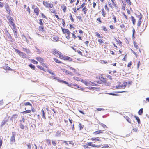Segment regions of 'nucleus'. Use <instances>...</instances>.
<instances>
[{"label": "nucleus", "mask_w": 149, "mask_h": 149, "mask_svg": "<svg viewBox=\"0 0 149 149\" xmlns=\"http://www.w3.org/2000/svg\"><path fill=\"white\" fill-rule=\"evenodd\" d=\"M4 6V4L2 2L0 1V8H3Z\"/></svg>", "instance_id": "64"}, {"label": "nucleus", "mask_w": 149, "mask_h": 149, "mask_svg": "<svg viewBox=\"0 0 149 149\" xmlns=\"http://www.w3.org/2000/svg\"><path fill=\"white\" fill-rule=\"evenodd\" d=\"M143 113V109L141 108L138 112V114L139 115H141Z\"/></svg>", "instance_id": "39"}, {"label": "nucleus", "mask_w": 149, "mask_h": 149, "mask_svg": "<svg viewBox=\"0 0 149 149\" xmlns=\"http://www.w3.org/2000/svg\"><path fill=\"white\" fill-rule=\"evenodd\" d=\"M108 5L109 7L112 9V10L114 8V7L112 4V3L110 2H108Z\"/></svg>", "instance_id": "27"}, {"label": "nucleus", "mask_w": 149, "mask_h": 149, "mask_svg": "<svg viewBox=\"0 0 149 149\" xmlns=\"http://www.w3.org/2000/svg\"><path fill=\"white\" fill-rule=\"evenodd\" d=\"M54 61H55L57 63H59V64H61V63H62L61 62V61L59 60H58V59L56 58H54Z\"/></svg>", "instance_id": "31"}, {"label": "nucleus", "mask_w": 149, "mask_h": 149, "mask_svg": "<svg viewBox=\"0 0 149 149\" xmlns=\"http://www.w3.org/2000/svg\"><path fill=\"white\" fill-rule=\"evenodd\" d=\"M38 29L39 31H44L43 25H40L38 27Z\"/></svg>", "instance_id": "30"}, {"label": "nucleus", "mask_w": 149, "mask_h": 149, "mask_svg": "<svg viewBox=\"0 0 149 149\" xmlns=\"http://www.w3.org/2000/svg\"><path fill=\"white\" fill-rule=\"evenodd\" d=\"M72 38L74 39L76 38H77L75 34L74 31L72 33Z\"/></svg>", "instance_id": "49"}, {"label": "nucleus", "mask_w": 149, "mask_h": 149, "mask_svg": "<svg viewBox=\"0 0 149 149\" xmlns=\"http://www.w3.org/2000/svg\"><path fill=\"white\" fill-rule=\"evenodd\" d=\"M62 31L63 34H67V35L66 36V38L67 39L69 40L70 38V34L71 33L69 30L67 29L62 28Z\"/></svg>", "instance_id": "4"}, {"label": "nucleus", "mask_w": 149, "mask_h": 149, "mask_svg": "<svg viewBox=\"0 0 149 149\" xmlns=\"http://www.w3.org/2000/svg\"><path fill=\"white\" fill-rule=\"evenodd\" d=\"M35 7L34 5H32L31 6L32 8L33 9L34 13L36 16H38L39 14L40 10L38 7H36V8Z\"/></svg>", "instance_id": "5"}, {"label": "nucleus", "mask_w": 149, "mask_h": 149, "mask_svg": "<svg viewBox=\"0 0 149 149\" xmlns=\"http://www.w3.org/2000/svg\"><path fill=\"white\" fill-rule=\"evenodd\" d=\"M116 41L118 43L119 45L120 46H122V42L120 41L119 40L118 41L116 39Z\"/></svg>", "instance_id": "60"}, {"label": "nucleus", "mask_w": 149, "mask_h": 149, "mask_svg": "<svg viewBox=\"0 0 149 149\" xmlns=\"http://www.w3.org/2000/svg\"><path fill=\"white\" fill-rule=\"evenodd\" d=\"M99 79H100V80L98 82H97V83H99L100 84L101 83L105 84L107 83V79L102 77H100Z\"/></svg>", "instance_id": "7"}, {"label": "nucleus", "mask_w": 149, "mask_h": 149, "mask_svg": "<svg viewBox=\"0 0 149 149\" xmlns=\"http://www.w3.org/2000/svg\"><path fill=\"white\" fill-rule=\"evenodd\" d=\"M88 11V9L86 6H84L82 9V11L84 15H86Z\"/></svg>", "instance_id": "20"}, {"label": "nucleus", "mask_w": 149, "mask_h": 149, "mask_svg": "<svg viewBox=\"0 0 149 149\" xmlns=\"http://www.w3.org/2000/svg\"><path fill=\"white\" fill-rule=\"evenodd\" d=\"M112 5L114 6V8L117 9L118 8L117 4L115 2V0H111Z\"/></svg>", "instance_id": "19"}, {"label": "nucleus", "mask_w": 149, "mask_h": 149, "mask_svg": "<svg viewBox=\"0 0 149 149\" xmlns=\"http://www.w3.org/2000/svg\"><path fill=\"white\" fill-rule=\"evenodd\" d=\"M61 8L64 12L65 13L66 12L67 7L65 5H63L61 6Z\"/></svg>", "instance_id": "25"}, {"label": "nucleus", "mask_w": 149, "mask_h": 149, "mask_svg": "<svg viewBox=\"0 0 149 149\" xmlns=\"http://www.w3.org/2000/svg\"><path fill=\"white\" fill-rule=\"evenodd\" d=\"M134 117L137 120L139 124H140V121L139 118L136 116H135Z\"/></svg>", "instance_id": "34"}, {"label": "nucleus", "mask_w": 149, "mask_h": 149, "mask_svg": "<svg viewBox=\"0 0 149 149\" xmlns=\"http://www.w3.org/2000/svg\"><path fill=\"white\" fill-rule=\"evenodd\" d=\"M131 20L133 24L134 25L136 23V20L134 18V17L132 16H131Z\"/></svg>", "instance_id": "28"}, {"label": "nucleus", "mask_w": 149, "mask_h": 149, "mask_svg": "<svg viewBox=\"0 0 149 149\" xmlns=\"http://www.w3.org/2000/svg\"><path fill=\"white\" fill-rule=\"evenodd\" d=\"M78 126L80 130H81L84 127V125L81 123H79V124Z\"/></svg>", "instance_id": "37"}, {"label": "nucleus", "mask_w": 149, "mask_h": 149, "mask_svg": "<svg viewBox=\"0 0 149 149\" xmlns=\"http://www.w3.org/2000/svg\"><path fill=\"white\" fill-rule=\"evenodd\" d=\"M29 66L31 69L35 70V66L34 65H33L32 64H30L28 65Z\"/></svg>", "instance_id": "43"}, {"label": "nucleus", "mask_w": 149, "mask_h": 149, "mask_svg": "<svg viewBox=\"0 0 149 149\" xmlns=\"http://www.w3.org/2000/svg\"><path fill=\"white\" fill-rule=\"evenodd\" d=\"M81 81L86 86H89L91 85L92 82L88 80L81 79Z\"/></svg>", "instance_id": "12"}, {"label": "nucleus", "mask_w": 149, "mask_h": 149, "mask_svg": "<svg viewBox=\"0 0 149 149\" xmlns=\"http://www.w3.org/2000/svg\"><path fill=\"white\" fill-rule=\"evenodd\" d=\"M137 131H138V129L137 128H133V129L131 131V132H132V133L134 132H137Z\"/></svg>", "instance_id": "46"}, {"label": "nucleus", "mask_w": 149, "mask_h": 149, "mask_svg": "<svg viewBox=\"0 0 149 149\" xmlns=\"http://www.w3.org/2000/svg\"><path fill=\"white\" fill-rule=\"evenodd\" d=\"M12 29L14 32L15 37L16 38H18L17 33V31L16 26H15L13 27V28Z\"/></svg>", "instance_id": "14"}, {"label": "nucleus", "mask_w": 149, "mask_h": 149, "mask_svg": "<svg viewBox=\"0 0 149 149\" xmlns=\"http://www.w3.org/2000/svg\"><path fill=\"white\" fill-rule=\"evenodd\" d=\"M73 79L77 81H81V79L79 78V77H78L76 76H74L73 77Z\"/></svg>", "instance_id": "26"}, {"label": "nucleus", "mask_w": 149, "mask_h": 149, "mask_svg": "<svg viewBox=\"0 0 149 149\" xmlns=\"http://www.w3.org/2000/svg\"><path fill=\"white\" fill-rule=\"evenodd\" d=\"M137 17L139 18L138 20V22L137 24V25L138 27H139V29L140 31H141V32H143L146 29L147 27V24H143L142 27H141V25L142 23V15L141 14H140V15H138V16H137Z\"/></svg>", "instance_id": "1"}, {"label": "nucleus", "mask_w": 149, "mask_h": 149, "mask_svg": "<svg viewBox=\"0 0 149 149\" xmlns=\"http://www.w3.org/2000/svg\"><path fill=\"white\" fill-rule=\"evenodd\" d=\"M88 146L93 147H99L101 146L100 145H98L94 144L92 142L87 143L86 144V145L85 146L86 148L87 146H87Z\"/></svg>", "instance_id": "8"}, {"label": "nucleus", "mask_w": 149, "mask_h": 149, "mask_svg": "<svg viewBox=\"0 0 149 149\" xmlns=\"http://www.w3.org/2000/svg\"><path fill=\"white\" fill-rule=\"evenodd\" d=\"M14 132H13L12 134V136L11 137L10 139V141L11 142H15V134H14Z\"/></svg>", "instance_id": "18"}, {"label": "nucleus", "mask_w": 149, "mask_h": 149, "mask_svg": "<svg viewBox=\"0 0 149 149\" xmlns=\"http://www.w3.org/2000/svg\"><path fill=\"white\" fill-rule=\"evenodd\" d=\"M72 9L74 13H77V10L76 7L73 8Z\"/></svg>", "instance_id": "63"}, {"label": "nucleus", "mask_w": 149, "mask_h": 149, "mask_svg": "<svg viewBox=\"0 0 149 149\" xmlns=\"http://www.w3.org/2000/svg\"><path fill=\"white\" fill-rule=\"evenodd\" d=\"M20 56L23 58H26L27 56L24 53L22 52Z\"/></svg>", "instance_id": "33"}, {"label": "nucleus", "mask_w": 149, "mask_h": 149, "mask_svg": "<svg viewBox=\"0 0 149 149\" xmlns=\"http://www.w3.org/2000/svg\"><path fill=\"white\" fill-rule=\"evenodd\" d=\"M96 36L98 38H102V35H101L98 33L96 32L95 33Z\"/></svg>", "instance_id": "38"}, {"label": "nucleus", "mask_w": 149, "mask_h": 149, "mask_svg": "<svg viewBox=\"0 0 149 149\" xmlns=\"http://www.w3.org/2000/svg\"><path fill=\"white\" fill-rule=\"evenodd\" d=\"M7 19L10 23L11 25L13 26V27L15 26V25L13 22V18H12L10 16H8L7 17Z\"/></svg>", "instance_id": "10"}, {"label": "nucleus", "mask_w": 149, "mask_h": 149, "mask_svg": "<svg viewBox=\"0 0 149 149\" xmlns=\"http://www.w3.org/2000/svg\"><path fill=\"white\" fill-rule=\"evenodd\" d=\"M133 44L134 47H135V48L137 49L139 48V47L138 45L137 44L136 42L135 41H134Z\"/></svg>", "instance_id": "36"}, {"label": "nucleus", "mask_w": 149, "mask_h": 149, "mask_svg": "<svg viewBox=\"0 0 149 149\" xmlns=\"http://www.w3.org/2000/svg\"><path fill=\"white\" fill-rule=\"evenodd\" d=\"M100 124L103 128H107V127L106 126V125L102 123H100Z\"/></svg>", "instance_id": "53"}, {"label": "nucleus", "mask_w": 149, "mask_h": 149, "mask_svg": "<svg viewBox=\"0 0 149 149\" xmlns=\"http://www.w3.org/2000/svg\"><path fill=\"white\" fill-rule=\"evenodd\" d=\"M15 51L17 53L20 55L21 54V53L22 52H21L20 51L17 49H15Z\"/></svg>", "instance_id": "52"}, {"label": "nucleus", "mask_w": 149, "mask_h": 149, "mask_svg": "<svg viewBox=\"0 0 149 149\" xmlns=\"http://www.w3.org/2000/svg\"><path fill=\"white\" fill-rule=\"evenodd\" d=\"M113 19L114 21V22L116 23L117 22V20L116 16L114 15H112Z\"/></svg>", "instance_id": "54"}, {"label": "nucleus", "mask_w": 149, "mask_h": 149, "mask_svg": "<svg viewBox=\"0 0 149 149\" xmlns=\"http://www.w3.org/2000/svg\"><path fill=\"white\" fill-rule=\"evenodd\" d=\"M43 4L45 7L49 9H51L53 8L52 9H50V11L51 13L56 14V9L54 8L53 4L50 3H49L47 1H43Z\"/></svg>", "instance_id": "2"}, {"label": "nucleus", "mask_w": 149, "mask_h": 149, "mask_svg": "<svg viewBox=\"0 0 149 149\" xmlns=\"http://www.w3.org/2000/svg\"><path fill=\"white\" fill-rule=\"evenodd\" d=\"M46 141L47 144L48 145H51V141L50 139H46Z\"/></svg>", "instance_id": "56"}, {"label": "nucleus", "mask_w": 149, "mask_h": 149, "mask_svg": "<svg viewBox=\"0 0 149 149\" xmlns=\"http://www.w3.org/2000/svg\"><path fill=\"white\" fill-rule=\"evenodd\" d=\"M89 139L92 141H96L98 142H100L101 141V140L100 139V137H92Z\"/></svg>", "instance_id": "15"}, {"label": "nucleus", "mask_w": 149, "mask_h": 149, "mask_svg": "<svg viewBox=\"0 0 149 149\" xmlns=\"http://www.w3.org/2000/svg\"><path fill=\"white\" fill-rule=\"evenodd\" d=\"M69 17L72 22H74V19L72 17V15L71 14H70V15L69 16Z\"/></svg>", "instance_id": "47"}, {"label": "nucleus", "mask_w": 149, "mask_h": 149, "mask_svg": "<svg viewBox=\"0 0 149 149\" xmlns=\"http://www.w3.org/2000/svg\"><path fill=\"white\" fill-rule=\"evenodd\" d=\"M8 122V120H3V121H2L1 123V126H3V125H4L6 123Z\"/></svg>", "instance_id": "32"}, {"label": "nucleus", "mask_w": 149, "mask_h": 149, "mask_svg": "<svg viewBox=\"0 0 149 149\" xmlns=\"http://www.w3.org/2000/svg\"><path fill=\"white\" fill-rule=\"evenodd\" d=\"M57 80H58V81L59 82H61L62 83H64L65 84H67L68 86H69V84L68 82H66V81H63V80H59L58 79H57Z\"/></svg>", "instance_id": "29"}, {"label": "nucleus", "mask_w": 149, "mask_h": 149, "mask_svg": "<svg viewBox=\"0 0 149 149\" xmlns=\"http://www.w3.org/2000/svg\"><path fill=\"white\" fill-rule=\"evenodd\" d=\"M31 112V110H25V111L22 112V113H24L26 114V113H30Z\"/></svg>", "instance_id": "40"}, {"label": "nucleus", "mask_w": 149, "mask_h": 149, "mask_svg": "<svg viewBox=\"0 0 149 149\" xmlns=\"http://www.w3.org/2000/svg\"><path fill=\"white\" fill-rule=\"evenodd\" d=\"M69 68L71 70H72L73 72H74V74H75L77 75L78 76H81V74L77 72V70L76 69L71 66H69Z\"/></svg>", "instance_id": "11"}, {"label": "nucleus", "mask_w": 149, "mask_h": 149, "mask_svg": "<svg viewBox=\"0 0 149 149\" xmlns=\"http://www.w3.org/2000/svg\"><path fill=\"white\" fill-rule=\"evenodd\" d=\"M28 105L32 107V105L29 102L22 103L20 104V109H22L24 108V106H26Z\"/></svg>", "instance_id": "6"}, {"label": "nucleus", "mask_w": 149, "mask_h": 149, "mask_svg": "<svg viewBox=\"0 0 149 149\" xmlns=\"http://www.w3.org/2000/svg\"><path fill=\"white\" fill-rule=\"evenodd\" d=\"M104 8L108 12H109V8L108 7V6L107 4H106L105 5Z\"/></svg>", "instance_id": "41"}, {"label": "nucleus", "mask_w": 149, "mask_h": 149, "mask_svg": "<svg viewBox=\"0 0 149 149\" xmlns=\"http://www.w3.org/2000/svg\"><path fill=\"white\" fill-rule=\"evenodd\" d=\"M18 115L17 114H14L11 117V119L13 120V119H15L17 118Z\"/></svg>", "instance_id": "35"}, {"label": "nucleus", "mask_w": 149, "mask_h": 149, "mask_svg": "<svg viewBox=\"0 0 149 149\" xmlns=\"http://www.w3.org/2000/svg\"><path fill=\"white\" fill-rule=\"evenodd\" d=\"M59 58L61 59H63L65 61H72V59L71 57L66 56L65 55H63L61 53L59 55Z\"/></svg>", "instance_id": "3"}, {"label": "nucleus", "mask_w": 149, "mask_h": 149, "mask_svg": "<svg viewBox=\"0 0 149 149\" xmlns=\"http://www.w3.org/2000/svg\"><path fill=\"white\" fill-rule=\"evenodd\" d=\"M73 86H75L76 87L78 88L79 89H81L83 90L84 89V88H81V86H79L77 84H74Z\"/></svg>", "instance_id": "24"}, {"label": "nucleus", "mask_w": 149, "mask_h": 149, "mask_svg": "<svg viewBox=\"0 0 149 149\" xmlns=\"http://www.w3.org/2000/svg\"><path fill=\"white\" fill-rule=\"evenodd\" d=\"M101 11H102L101 14L102 16L104 17H105L106 15V13L104 9L103 8H102Z\"/></svg>", "instance_id": "22"}, {"label": "nucleus", "mask_w": 149, "mask_h": 149, "mask_svg": "<svg viewBox=\"0 0 149 149\" xmlns=\"http://www.w3.org/2000/svg\"><path fill=\"white\" fill-rule=\"evenodd\" d=\"M39 21V23L40 25H44V24L42 21V19H40Z\"/></svg>", "instance_id": "61"}, {"label": "nucleus", "mask_w": 149, "mask_h": 149, "mask_svg": "<svg viewBox=\"0 0 149 149\" xmlns=\"http://www.w3.org/2000/svg\"><path fill=\"white\" fill-rule=\"evenodd\" d=\"M37 67H38V68L39 69H40V70L44 71V68H43L42 66H40L39 65H37Z\"/></svg>", "instance_id": "59"}, {"label": "nucleus", "mask_w": 149, "mask_h": 149, "mask_svg": "<svg viewBox=\"0 0 149 149\" xmlns=\"http://www.w3.org/2000/svg\"><path fill=\"white\" fill-rule=\"evenodd\" d=\"M97 20L98 22V23L99 24H101L102 23V21L101 20V17L98 18L97 19Z\"/></svg>", "instance_id": "42"}, {"label": "nucleus", "mask_w": 149, "mask_h": 149, "mask_svg": "<svg viewBox=\"0 0 149 149\" xmlns=\"http://www.w3.org/2000/svg\"><path fill=\"white\" fill-rule=\"evenodd\" d=\"M126 2L128 3V4L129 5H131V2L130 1V0H125Z\"/></svg>", "instance_id": "62"}, {"label": "nucleus", "mask_w": 149, "mask_h": 149, "mask_svg": "<svg viewBox=\"0 0 149 149\" xmlns=\"http://www.w3.org/2000/svg\"><path fill=\"white\" fill-rule=\"evenodd\" d=\"M36 59L43 66H46L43 63V59L40 57H36Z\"/></svg>", "instance_id": "9"}, {"label": "nucleus", "mask_w": 149, "mask_h": 149, "mask_svg": "<svg viewBox=\"0 0 149 149\" xmlns=\"http://www.w3.org/2000/svg\"><path fill=\"white\" fill-rule=\"evenodd\" d=\"M5 8L8 13H10L11 10L8 4L5 5Z\"/></svg>", "instance_id": "17"}, {"label": "nucleus", "mask_w": 149, "mask_h": 149, "mask_svg": "<svg viewBox=\"0 0 149 149\" xmlns=\"http://www.w3.org/2000/svg\"><path fill=\"white\" fill-rule=\"evenodd\" d=\"M98 41L100 45H101L103 43V41L102 39H98Z\"/></svg>", "instance_id": "48"}, {"label": "nucleus", "mask_w": 149, "mask_h": 149, "mask_svg": "<svg viewBox=\"0 0 149 149\" xmlns=\"http://www.w3.org/2000/svg\"><path fill=\"white\" fill-rule=\"evenodd\" d=\"M31 62L33 64H37L38 63V62L37 61H36L34 59H32L31 60Z\"/></svg>", "instance_id": "51"}, {"label": "nucleus", "mask_w": 149, "mask_h": 149, "mask_svg": "<svg viewBox=\"0 0 149 149\" xmlns=\"http://www.w3.org/2000/svg\"><path fill=\"white\" fill-rule=\"evenodd\" d=\"M42 112V118L44 119H46L45 113L43 109H42L41 110Z\"/></svg>", "instance_id": "23"}, {"label": "nucleus", "mask_w": 149, "mask_h": 149, "mask_svg": "<svg viewBox=\"0 0 149 149\" xmlns=\"http://www.w3.org/2000/svg\"><path fill=\"white\" fill-rule=\"evenodd\" d=\"M125 118L126 119V120L128 122H129L130 123H131L130 119V118L126 116Z\"/></svg>", "instance_id": "55"}, {"label": "nucleus", "mask_w": 149, "mask_h": 149, "mask_svg": "<svg viewBox=\"0 0 149 149\" xmlns=\"http://www.w3.org/2000/svg\"><path fill=\"white\" fill-rule=\"evenodd\" d=\"M52 53L54 55H59V54L60 53V52L55 49H53L52 51Z\"/></svg>", "instance_id": "16"}, {"label": "nucleus", "mask_w": 149, "mask_h": 149, "mask_svg": "<svg viewBox=\"0 0 149 149\" xmlns=\"http://www.w3.org/2000/svg\"><path fill=\"white\" fill-rule=\"evenodd\" d=\"M52 144L54 146H56V141L52 140Z\"/></svg>", "instance_id": "58"}, {"label": "nucleus", "mask_w": 149, "mask_h": 149, "mask_svg": "<svg viewBox=\"0 0 149 149\" xmlns=\"http://www.w3.org/2000/svg\"><path fill=\"white\" fill-rule=\"evenodd\" d=\"M77 18L81 21H82V18L81 16H78L77 17Z\"/></svg>", "instance_id": "57"}, {"label": "nucleus", "mask_w": 149, "mask_h": 149, "mask_svg": "<svg viewBox=\"0 0 149 149\" xmlns=\"http://www.w3.org/2000/svg\"><path fill=\"white\" fill-rule=\"evenodd\" d=\"M63 72H64L65 74L67 75L72 76L73 75V73L72 72L68 70L65 69H64L63 70Z\"/></svg>", "instance_id": "13"}, {"label": "nucleus", "mask_w": 149, "mask_h": 149, "mask_svg": "<svg viewBox=\"0 0 149 149\" xmlns=\"http://www.w3.org/2000/svg\"><path fill=\"white\" fill-rule=\"evenodd\" d=\"M23 49L24 51L26 52L27 54L30 52V50L29 49H27L24 48H23Z\"/></svg>", "instance_id": "44"}, {"label": "nucleus", "mask_w": 149, "mask_h": 149, "mask_svg": "<svg viewBox=\"0 0 149 149\" xmlns=\"http://www.w3.org/2000/svg\"><path fill=\"white\" fill-rule=\"evenodd\" d=\"M104 132L102 131L101 130H98L96 131L93 133V134L95 135H97L100 133H102Z\"/></svg>", "instance_id": "21"}, {"label": "nucleus", "mask_w": 149, "mask_h": 149, "mask_svg": "<svg viewBox=\"0 0 149 149\" xmlns=\"http://www.w3.org/2000/svg\"><path fill=\"white\" fill-rule=\"evenodd\" d=\"M102 29L104 31H105L106 32H108L107 29L106 27L105 26H103L102 27Z\"/></svg>", "instance_id": "50"}, {"label": "nucleus", "mask_w": 149, "mask_h": 149, "mask_svg": "<svg viewBox=\"0 0 149 149\" xmlns=\"http://www.w3.org/2000/svg\"><path fill=\"white\" fill-rule=\"evenodd\" d=\"M61 132L60 131H57L56 132V136H59L61 135Z\"/></svg>", "instance_id": "45"}]
</instances>
